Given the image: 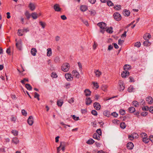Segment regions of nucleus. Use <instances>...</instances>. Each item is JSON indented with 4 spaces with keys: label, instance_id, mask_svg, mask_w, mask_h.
Instances as JSON below:
<instances>
[{
    "label": "nucleus",
    "instance_id": "obj_23",
    "mask_svg": "<svg viewBox=\"0 0 153 153\" xmlns=\"http://www.w3.org/2000/svg\"><path fill=\"white\" fill-rule=\"evenodd\" d=\"M134 134H136V133H133L131 135H128V138L131 141L133 140L134 138Z\"/></svg>",
    "mask_w": 153,
    "mask_h": 153
},
{
    "label": "nucleus",
    "instance_id": "obj_53",
    "mask_svg": "<svg viewBox=\"0 0 153 153\" xmlns=\"http://www.w3.org/2000/svg\"><path fill=\"white\" fill-rule=\"evenodd\" d=\"M120 114L122 115H124L125 114V111L124 110L121 109L120 111Z\"/></svg>",
    "mask_w": 153,
    "mask_h": 153
},
{
    "label": "nucleus",
    "instance_id": "obj_9",
    "mask_svg": "<svg viewBox=\"0 0 153 153\" xmlns=\"http://www.w3.org/2000/svg\"><path fill=\"white\" fill-rule=\"evenodd\" d=\"M94 108L97 110H99L101 108V105L100 104L97 102H95L94 104Z\"/></svg>",
    "mask_w": 153,
    "mask_h": 153
},
{
    "label": "nucleus",
    "instance_id": "obj_64",
    "mask_svg": "<svg viewBox=\"0 0 153 153\" xmlns=\"http://www.w3.org/2000/svg\"><path fill=\"white\" fill-rule=\"evenodd\" d=\"M39 95L38 94L37 92H35L34 93V97L35 98H37L38 97H39Z\"/></svg>",
    "mask_w": 153,
    "mask_h": 153
},
{
    "label": "nucleus",
    "instance_id": "obj_32",
    "mask_svg": "<svg viewBox=\"0 0 153 153\" xmlns=\"http://www.w3.org/2000/svg\"><path fill=\"white\" fill-rule=\"evenodd\" d=\"M134 88L131 85L128 88V91L129 92H131L134 91Z\"/></svg>",
    "mask_w": 153,
    "mask_h": 153
},
{
    "label": "nucleus",
    "instance_id": "obj_45",
    "mask_svg": "<svg viewBox=\"0 0 153 153\" xmlns=\"http://www.w3.org/2000/svg\"><path fill=\"white\" fill-rule=\"evenodd\" d=\"M39 23L43 28H44L45 27V25H46V24L45 23L43 22L42 21H40L39 22Z\"/></svg>",
    "mask_w": 153,
    "mask_h": 153
},
{
    "label": "nucleus",
    "instance_id": "obj_41",
    "mask_svg": "<svg viewBox=\"0 0 153 153\" xmlns=\"http://www.w3.org/2000/svg\"><path fill=\"white\" fill-rule=\"evenodd\" d=\"M143 44L144 46H147L149 45L150 44V43L149 41V40H146L143 42Z\"/></svg>",
    "mask_w": 153,
    "mask_h": 153
},
{
    "label": "nucleus",
    "instance_id": "obj_34",
    "mask_svg": "<svg viewBox=\"0 0 153 153\" xmlns=\"http://www.w3.org/2000/svg\"><path fill=\"white\" fill-rule=\"evenodd\" d=\"M133 105L135 107H137L139 106V103L136 101H134L132 102Z\"/></svg>",
    "mask_w": 153,
    "mask_h": 153
},
{
    "label": "nucleus",
    "instance_id": "obj_52",
    "mask_svg": "<svg viewBox=\"0 0 153 153\" xmlns=\"http://www.w3.org/2000/svg\"><path fill=\"white\" fill-rule=\"evenodd\" d=\"M78 65L79 70L81 71H82V66L81 63L80 62H79L78 63Z\"/></svg>",
    "mask_w": 153,
    "mask_h": 153
},
{
    "label": "nucleus",
    "instance_id": "obj_1",
    "mask_svg": "<svg viewBox=\"0 0 153 153\" xmlns=\"http://www.w3.org/2000/svg\"><path fill=\"white\" fill-rule=\"evenodd\" d=\"M131 69V66L129 65H125L123 67L124 71L121 73V76L123 78H125L126 76H128L129 75V73L128 71Z\"/></svg>",
    "mask_w": 153,
    "mask_h": 153
},
{
    "label": "nucleus",
    "instance_id": "obj_37",
    "mask_svg": "<svg viewBox=\"0 0 153 153\" xmlns=\"http://www.w3.org/2000/svg\"><path fill=\"white\" fill-rule=\"evenodd\" d=\"M11 132L15 136H17L18 135V131L16 130H13Z\"/></svg>",
    "mask_w": 153,
    "mask_h": 153
},
{
    "label": "nucleus",
    "instance_id": "obj_60",
    "mask_svg": "<svg viewBox=\"0 0 153 153\" xmlns=\"http://www.w3.org/2000/svg\"><path fill=\"white\" fill-rule=\"evenodd\" d=\"M68 102L70 104L73 103L74 102V98H71L69 100Z\"/></svg>",
    "mask_w": 153,
    "mask_h": 153
},
{
    "label": "nucleus",
    "instance_id": "obj_59",
    "mask_svg": "<svg viewBox=\"0 0 153 153\" xmlns=\"http://www.w3.org/2000/svg\"><path fill=\"white\" fill-rule=\"evenodd\" d=\"M70 84L69 83H66L64 87L66 88H69L70 86Z\"/></svg>",
    "mask_w": 153,
    "mask_h": 153
},
{
    "label": "nucleus",
    "instance_id": "obj_7",
    "mask_svg": "<svg viewBox=\"0 0 153 153\" xmlns=\"http://www.w3.org/2000/svg\"><path fill=\"white\" fill-rule=\"evenodd\" d=\"M27 123L30 126H31L33 125V117L32 116H30L29 117L27 120Z\"/></svg>",
    "mask_w": 153,
    "mask_h": 153
},
{
    "label": "nucleus",
    "instance_id": "obj_27",
    "mask_svg": "<svg viewBox=\"0 0 153 153\" xmlns=\"http://www.w3.org/2000/svg\"><path fill=\"white\" fill-rule=\"evenodd\" d=\"M12 142L16 144H17L19 143V140L17 137H14L12 140Z\"/></svg>",
    "mask_w": 153,
    "mask_h": 153
},
{
    "label": "nucleus",
    "instance_id": "obj_38",
    "mask_svg": "<svg viewBox=\"0 0 153 153\" xmlns=\"http://www.w3.org/2000/svg\"><path fill=\"white\" fill-rule=\"evenodd\" d=\"M103 114L104 116L107 117H109L110 114V112L107 111H105L104 112Z\"/></svg>",
    "mask_w": 153,
    "mask_h": 153
},
{
    "label": "nucleus",
    "instance_id": "obj_10",
    "mask_svg": "<svg viewBox=\"0 0 153 153\" xmlns=\"http://www.w3.org/2000/svg\"><path fill=\"white\" fill-rule=\"evenodd\" d=\"M54 9L56 11L59 12L61 10V8L58 4H56L54 5Z\"/></svg>",
    "mask_w": 153,
    "mask_h": 153
},
{
    "label": "nucleus",
    "instance_id": "obj_31",
    "mask_svg": "<svg viewBox=\"0 0 153 153\" xmlns=\"http://www.w3.org/2000/svg\"><path fill=\"white\" fill-rule=\"evenodd\" d=\"M94 142V141L92 139H89L87 142V143L88 144H90L93 143Z\"/></svg>",
    "mask_w": 153,
    "mask_h": 153
},
{
    "label": "nucleus",
    "instance_id": "obj_46",
    "mask_svg": "<svg viewBox=\"0 0 153 153\" xmlns=\"http://www.w3.org/2000/svg\"><path fill=\"white\" fill-rule=\"evenodd\" d=\"M96 132L99 135H101L102 131L101 129L100 128L97 129L96 130Z\"/></svg>",
    "mask_w": 153,
    "mask_h": 153
},
{
    "label": "nucleus",
    "instance_id": "obj_17",
    "mask_svg": "<svg viewBox=\"0 0 153 153\" xmlns=\"http://www.w3.org/2000/svg\"><path fill=\"white\" fill-rule=\"evenodd\" d=\"M146 100L148 102L149 104H151L153 102V100L152 97L150 96L146 98Z\"/></svg>",
    "mask_w": 153,
    "mask_h": 153
},
{
    "label": "nucleus",
    "instance_id": "obj_25",
    "mask_svg": "<svg viewBox=\"0 0 153 153\" xmlns=\"http://www.w3.org/2000/svg\"><path fill=\"white\" fill-rule=\"evenodd\" d=\"M94 139H96L97 140H99L100 139V137L99 135H98L97 133H94L93 137Z\"/></svg>",
    "mask_w": 153,
    "mask_h": 153
},
{
    "label": "nucleus",
    "instance_id": "obj_18",
    "mask_svg": "<svg viewBox=\"0 0 153 153\" xmlns=\"http://www.w3.org/2000/svg\"><path fill=\"white\" fill-rule=\"evenodd\" d=\"M94 72L95 74V75L97 77L100 76L102 74V73L98 70H95Z\"/></svg>",
    "mask_w": 153,
    "mask_h": 153
},
{
    "label": "nucleus",
    "instance_id": "obj_14",
    "mask_svg": "<svg viewBox=\"0 0 153 153\" xmlns=\"http://www.w3.org/2000/svg\"><path fill=\"white\" fill-rule=\"evenodd\" d=\"M31 54L33 56H35L36 55V53L37 52V51L36 48H33L31 50Z\"/></svg>",
    "mask_w": 153,
    "mask_h": 153
},
{
    "label": "nucleus",
    "instance_id": "obj_54",
    "mask_svg": "<svg viewBox=\"0 0 153 153\" xmlns=\"http://www.w3.org/2000/svg\"><path fill=\"white\" fill-rule=\"evenodd\" d=\"M149 107L148 106H144L142 108V109L143 111H148L149 110Z\"/></svg>",
    "mask_w": 153,
    "mask_h": 153
},
{
    "label": "nucleus",
    "instance_id": "obj_47",
    "mask_svg": "<svg viewBox=\"0 0 153 153\" xmlns=\"http://www.w3.org/2000/svg\"><path fill=\"white\" fill-rule=\"evenodd\" d=\"M114 8L116 10H119L121 9V6L120 5H117L116 6L114 7Z\"/></svg>",
    "mask_w": 153,
    "mask_h": 153
},
{
    "label": "nucleus",
    "instance_id": "obj_8",
    "mask_svg": "<svg viewBox=\"0 0 153 153\" xmlns=\"http://www.w3.org/2000/svg\"><path fill=\"white\" fill-rule=\"evenodd\" d=\"M134 145L131 142H128L127 144L126 147L128 149L131 150L133 148Z\"/></svg>",
    "mask_w": 153,
    "mask_h": 153
},
{
    "label": "nucleus",
    "instance_id": "obj_22",
    "mask_svg": "<svg viewBox=\"0 0 153 153\" xmlns=\"http://www.w3.org/2000/svg\"><path fill=\"white\" fill-rule=\"evenodd\" d=\"M47 56H50L52 54L51 49V48H48L47 49Z\"/></svg>",
    "mask_w": 153,
    "mask_h": 153
},
{
    "label": "nucleus",
    "instance_id": "obj_56",
    "mask_svg": "<svg viewBox=\"0 0 153 153\" xmlns=\"http://www.w3.org/2000/svg\"><path fill=\"white\" fill-rule=\"evenodd\" d=\"M149 110L152 114H153V107L151 106L149 107Z\"/></svg>",
    "mask_w": 153,
    "mask_h": 153
},
{
    "label": "nucleus",
    "instance_id": "obj_36",
    "mask_svg": "<svg viewBox=\"0 0 153 153\" xmlns=\"http://www.w3.org/2000/svg\"><path fill=\"white\" fill-rule=\"evenodd\" d=\"M120 127L123 129H124L126 127V125L124 122H122L120 124Z\"/></svg>",
    "mask_w": 153,
    "mask_h": 153
},
{
    "label": "nucleus",
    "instance_id": "obj_2",
    "mask_svg": "<svg viewBox=\"0 0 153 153\" xmlns=\"http://www.w3.org/2000/svg\"><path fill=\"white\" fill-rule=\"evenodd\" d=\"M97 25L100 28L101 30L100 32L102 33H104L106 28L105 27L106 26V24L103 22H100L98 23Z\"/></svg>",
    "mask_w": 153,
    "mask_h": 153
},
{
    "label": "nucleus",
    "instance_id": "obj_57",
    "mask_svg": "<svg viewBox=\"0 0 153 153\" xmlns=\"http://www.w3.org/2000/svg\"><path fill=\"white\" fill-rule=\"evenodd\" d=\"M72 117L75 120H79V117H76L75 115H73Z\"/></svg>",
    "mask_w": 153,
    "mask_h": 153
},
{
    "label": "nucleus",
    "instance_id": "obj_44",
    "mask_svg": "<svg viewBox=\"0 0 153 153\" xmlns=\"http://www.w3.org/2000/svg\"><path fill=\"white\" fill-rule=\"evenodd\" d=\"M107 4L109 6H111L114 5L112 2L110 1H108L107 2Z\"/></svg>",
    "mask_w": 153,
    "mask_h": 153
},
{
    "label": "nucleus",
    "instance_id": "obj_43",
    "mask_svg": "<svg viewBox=\"0 0 153 153\" xmlns=\"http://www.w3.org/2000/svg\"><path fill=\"white\" fill-rule=\"evenodd\" d=\"M23 33H22V31L21 29H19L18 31V34L19 36H22Z\"/></svg>",
    "mask_w": 153,
    "mask_h": 153
},
{
    "label": "nucleus",
    "instance_id": "obj_6",
    "mask_svg": "<svg viewBox=\"0 0 153 153\" xmlns=\"http://www.w3.org/2000/svg\"><path fill=\"white\" fill-rule=\"evenodd\" d=\"M65 76L66 79L68 81H71L73 79V78L72 75L70 74H66Z\"/></svg>",
    "mask_w": 153,
    "mask_h": 153
},
{
    "label": "nucleus",
    "instance_id": "obj_13",
    "mask_svg": "<svg viewBox=\"0 0 153 153\" xmlns=\"http://www.w3.org/2000/svg\"><path fill=\"white\" fill-rule=\"evenodd\" d=\"M16 45L17 48L19 50H21L22 48V43L21 41H18L16 44Z\"/></svg>",
    "mask_w": 153,
    "mask_h": 153
},
{
    "label": "nucleus",
    "instance_id": "obj_15",
    "mask_svg": "<svg viewBox=\"0 0 153 153\" xmlns=\"http://www.w3.org/2000/svg\"><path fill=\"white\" fill-rule=\"evenodd\" d=\"M72 74L74 76H75L76 77L79 78V74L78 72L75 70H74L72 71Z\"/></svg>",
    "mask_w": 153,
    "mask_h": 153
},
{
    "label": "nucleus",
    "instance_id": "obj_24",
    "mask_svg": "<svg viewBox=\"0 0 153 153\" xmlns=\"http://www.w3.org/2000/svg\"><path fill=\"white\" fill-rule=\"evenodd\" d=\"M31 16L32 18L34 19H36L38 17L37 14L36 12H33L31 14Z\"/></svg>",
    "mask_w": 153,
    "mask_h": 153
},
{
    "label": "nucleus",
    "instance_id": "obj_39",
    "mask_svg": "<svg viewBox=\"0 0 153 153\" xmlns=\"http://www.w3.org/2000/svg\"><path fill=\"white\" fill-rule=\"evenodd\" d=\"M64 142H60V146L57 148V152L60 151V148L62 146H63V144H64Z\"/></svg>",
    "mask_w": 153,
    "mask_h": 153
},
{
    "label": "nucleus",
    "instance_id": "obj_20",
    "mask_svg": "<svg viewBox=\"0 0 153 153\" xmlns=\"http://www.w3.org/2000/svg\"><path fill=\"white\" fill-rule=\"evenodd\" d=\"M85 95L86 96H90L91 93V91L88 89H86L84 91Z\"/></svg>",
    "mask_w": 153,
    "mask_h": 153
},
{
    "label": "nucleus",
    "instance_id": "obj_63",
    "mask_svg": "<svg viewBox=\"0 0 153 153\" xmlns=\"http://www.w3.org/2000/svg\"><path fill=\"white\" fill-rule=\"evenodd\" d=\"M113 48V45H110L108 46V50L110 51Z\"/></svg>",
    "mask_w": 153,
    "mask_h": 153
},
{
    "label": "nucleus",
    "instance_id": "obj_40",
    "mask_svg": "<svg viewBox=\"0 0 153 153\" xmlns=\"http://www.w3.org/2000/svg\"><path fill=\"white\" fill-rule=\"evenodd\" d=\"M51 76L53 78H56L57 77V74L55 72H52L51 74Z\"/></svg>",
    "mask_w": 153,
    "mask_h": 153
},
{
    "label": "nucleus",
    "instance_id": "obj_51",
    "mask_svg": "<svg viewBox=\"0 0 153 153\" xmlns=\"http://www.w3.org/2000/svg\"><path fill=\"white\" fill-rule=\"evenodd\" d=\"M91 113L92 114H93L95 116H97V112L95 110H92L91 111Z\"/></svg>",
    "mask_w": 153,
    "mask_h": 153
},
{
    "label": "nucleus",
    "instance_id": "obj_29",
    "mask_svg": "<svg viewBox=\"0 0 153 153\" xmlns=\"http://www.w3.org/2000/svg\"><path fill=\"white\" fill-rule=\"evenodd\" d=\"M63 103V102L62 100H59L57 101V105L59 106H61Z\"/></svg>",
    "mask_w": 153,
    "mask_h": 153
},
{
    "label": "nucleus",
    "instance_id": "obj_12",
    "mask_svg": "<svg viewBox=\"0 0 153 153\" xmlns=\"http://www.w3.org/2000/svg\"><path fill=\"white\" fill-rule=\"evenodd\" d=\"M130 12L129 10L126 9L124 10L123 11V14L125 16H129Z\"/></svg>",
    "mask_w": 153,
    "mask_h": 153
},
{
    "label": "nucleus",
    "instance_id": "obj_35",
    "mask_svg": "<svg viewBox=\"0 0 153 153\" xmlns=\"http://www.w3.org/2000/svg\"><path fill=\"white\" fill-rule=\"evenodd\" d=\"M25 15L28 19H30V16H31V15H30L29 12L28 11H26L25 12Z\"/></svg>",
    "mask_w": 153,
    "mask_h": 153
},
{
    "label": "nucleus",
    "instance_id": "obj_62",
    "mask_svg": "<svg viewBox=\"0 0 153 153\" xmlns=\"http://www.w3.org/2000/svg\"><path fill=\"white\" fill-rule=\"evenodd\" d=\"M111 115L114 117H117L118 116V114L116 113L115 112L112 113L111 114Z\"/></svg>",
    "mask_w": 153,
    "mask_h": 153
},
{
    "label": "nucleus",
    "instance_id": "obj_5",
    "mask_svg": "<svg viewBox=\"0 0 153 153\" xmlns=\"http://www.w3.org/2000/svg\"><path fill=\"white\" fill-rule=\"evenodd\" d=\"M118 83L120 87L119 88L120 91H123L125 88V85L123 82L121 80H120L119 81Z\"/></svg>",
    "mask_w": 153,
    "mask_h": 153
},
{
    "label": "nucleus",
    "instance_id": "obj_58",
    "mask_svg": "<svg viewBox=\"0 0 153 153\" xmlns=\"http://www.w3.org/2000/svg\"><path fill=\"white\" fill-rule=\"evenodd\" d=\"M118 44L119 45H121L123 43V42H124V41L123 40H121L120 39H119L118 40Z\"/></svg>",
    "mask_w": 153,
    "mask_h": 153
},
{
    "label": "nucleus",
    "instance_id": "obj_42",
    "mask_svg": "<svg viewBox=\"0 0 153 153\" xmlns=\"http://www.w3.org/2000/svg\"><path fill=\"white\" fill-rule=\"evenodd\" d=\"M141 45V43L140 42H137L135 43L134 46L137 48H139Z\"/></svg>",
    "mask_w": 153,
    "mask_h": 153
},
{
    "label": "nucleus",
    "instance_id": "obj_33",
    "mask_svg": "<svg viewBox=\"0 0 153 153\" xmlns=\"http://www.w3.org/2000/svg\"><path fill=\"white\" fill-rule=\"evenodd\" d=\"M146 136L143 137V141L145 143H148L149 140V139L146 138Z\"/></svg>",
    "mask_w": 153,
    "mask_h": 153
},
{
    "label": "nucleus",
    "instance_id": "obj_21",
    "mask_svg": "<svg viewBox=\"0 0 153 153\" xmlns=\"http://www.w3.org/2000/svg\"><path fill=\"white\" fill-rule=\"evenodd\" d=\"M29 7L30 10L32 11H33L35 10V7L34 5V4L32 3H30L29 4Z\"/></svg>",
    "mask_w": 153,
    "mask_h": 153
},
{
    "label": "nucleus",
    "instance_id": "obj_4",
    "mask_svg": "<svg viewBox=\"0 0 153 153\" xmlns=\"http://www.w3.org/2000/svg\"><path fill=\"white\" fill-rule=\"evenodd\" d=\"M114 19L117 21H120L121 19V16L120 13L116 12L114 13Z\"/></svg>",
    "mask_w": 153,
    "mask_h": 153
},
{
    "label": "nucleus",
    "instance_id": "obj_3",
    "mask_svg": "<svg viewBox=\"0 0 153 153\" xmlns=\"http://www.w3.org/2000/svg\"><path fill=\"white\" fill-rule=\"evenodd\" d=\"M70 66L69 64L67 63H65L63 64L62 66L61 69L64 72L68 71L70 69Z\"/></svg>",
    "mask_w": 153,
    "mask_h": 153
},
{
    "label": "nucleus",
    "instance_id": "obj_16",
    "mask_svg": "<svg viewBox=\"0 0 153 153\" xmlns=\"http://www.w3.org/2000/svg\"><path fill=\"white\" fill-rule=\"evenodd\" d=\"M92 101L91 100L90 98L87 97L86 99L85 103L87 105H90L92 102Z\"/></svg>",
    "mask_w": 153,
    "mask_h": 153
},
{
    "label": "nucleus",
    "instance_id": "obj_26",
    "mask_svg": "<svg viewBox=\"0 0 153 153\" xmlns=\"http://www.w3.org/2000/svg\"><path fill=\"white\" fill-rule=\"evenodd\" d=\"M129 112L130 113H134L135 110V108L133 107H131L128 108Z\"/></svg>",
    "mask_w": 153,
    "mask_h": 153
},
{
    "label": "nucleus",
    "instance_id": "obj_19",
    "mask_svg": "<svg viewBox=\"0 0 153 153\" xmlns=\"http://www.w3.org/2000/svg\"><path fill=\"white\" fill-rule=\"evenodd\" d=\"M88 9L87 7L85 5H82L80 6V10L82 12L86 11Z\"/></svg>",
    "mask_w": 153,
    "mask_h": 153
},
{
    "label": "nucleus",
    "instance_id": "obj_49",
    "mask_svg": "<svg viewBox=\"0 0 153 153\" xmlns=\"http://www.w3.org/2000/svg\"><path fill=\"white\" fill-rule=\"evenodd\" d=\"M22 33L24 34L25 32L26 33L29 31V30L28 28H24L22 30Z\"/></svg>",
    "mask_w": 153,
    "mask_h": 153
},
{
    "label": "nucleus",
    "instance_id": "obj_11",
    "mask_svg": "<svg viewBox=\"0 0 153 153\" xmlns=\"http://www.w3.org/2000/svg\"><path fill=\"white\" fill-rule=\"evenodd\" d=\"M151 37V36L150 34L149 33H146L144 36L143 38L144 39L146 40H148Z\"/></svg>",
    "mask_w": 153,
    "mask_h": 153
},
{
    "label": "nucleus",
    "instance_id": "obj_30",
    "mask_svg": "<svg viewBox=\"0 0 153 153\" xmlns=\"http://www.w3.org/2000/svg\"><path fill=\"white\" fill-rule=\"evenodd\" d=\"M105 30L107 33H111L113 32L112 28L111 27H110L109 28L106 29Z\"/></svg>",
    "mask_w": 153,
    "mask_h": 153
},
{
    "label": "nucleus",
    "instance_id": "obj_55",
    "mask_svg": "<svg viewBox=\"0 0 153 153\" xmlns=\"http://www.w3.org/2000/svg\"><path fill=\"white\" fill-rule=\"evenodd\" d=\"M82 22L86 25V26H88V23L87 21H86L84 19H82Z\"/></svg>",
    "mask_w": 153,
    "mask_h": 153
},
{
    "label": "nucleus",
    "instance_id": "obj_61",
    "mask_svg": "<svg viewBox=\"0 0 153 153\" xmlns=\"http://www.w3.org/2000/svg\"><path fill=\"white\" fill-rule=\"evenodd\" d=\"M91 15L94 16L96 14V12L95 10H92L91 11Z\"/></svg>",
    "mask_w": 153,
    "mask_h": 153
},
{
    "label": "nucleus",
    "instance_id": "obj_50",
    "mask_svg": "<svg viewBox=\"0 0 153 153\" xmlns=\"http://www.w3.org/2000/svg\"><path fill=\"white\" fill-rule=\"evenodd\" d=\"M22 114L24 116H26L27 115V112L24 109L22 110Z\"/></svg>",
    "mask_w": 153,
    "mask_h": 153
},
{
    "label": "nucleus",
    "instance_id": "obj_28",
    "mask_svg": "<svg viewBox=\"0 0 153 153\" xmlns=\"http://www.w3.org/2000/svg\"><path fill=\"white\" fill-rule=\"evenodd\" d=\"M25 87L29 91L32 90V87L29 84H26L25 85Z\"/></svg>",
    "mask_w": 153,
    "mask_h": 153
},
{
    "label": "nucleus",
    "instance_id": "obj_48",
    "mask_svg": "<svg viewBox=\"0 0 153 153\" xmlns=\"http://www.w3.org/2000/svg\"><path fill=\"white\" fill-rule=\"evenodd\" d=\"M60 61L59 58V57L57 56L54 59V62H59Z\"/></svg>",
    "mask_w": 153,
    "mask_h": 153
}]
</instances>
